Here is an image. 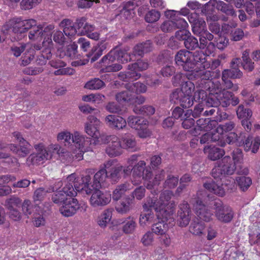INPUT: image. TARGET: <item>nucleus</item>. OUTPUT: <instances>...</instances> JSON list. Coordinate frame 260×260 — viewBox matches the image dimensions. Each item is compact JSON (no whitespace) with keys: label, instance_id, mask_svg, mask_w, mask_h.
Wrapping results in <instances>:
<instances>
[{"label":"nucleus","instance_id":"obj_26","mask_svg":"<svg viewBox=\"0 0 260 260\" xmlns=\"http://www.w3.org/2000/svg\"><path fill=\"white\" fill-rule=\"evenodd\" d=\"M188 19L191 23L192 30L196 35H199L208 31L206 29V24L205 20L199 17L196 13H192L190 15Z\"/></svg>","mask_w":260,"mask_h":260},{"label":"nucleus","instance_id":"obj_25","mask_svg":"<svg viewBox=\"0 0 260 260\" xmlns=\"http://www.w3.org/2000/svg\"><path fill=\"white\" fill-rule=\"evenodd\" d=\"M177 214L179 226L182 227L187 226L190 220L191 215V210L187 202L183 201L179 205Z\"/></svg>","mask_w":260,"mask_h":260},{"label":"nucleus","instance_id":"obj_32","mask_svg":"<svg viewBox=\"0 0 260 260\" xmlns=\"http://www.w3.org/2000/svg\"><path fill=\"white\" fill-rule=\"evenodd\" d=\"M60 27L63 28L64 34L69 38L71 39L75 35H78V29L73 22L68 19H64L62 20L60 24Z\"/></svg>","mask_w":260,"mask_h":260},{"label":"nucleus","instance_id":"obj_21","mask_svg":"<svg viewBox=\"0 0 260 260\" xmlns=\"http://www.w3.org/2000/svg\"><path fill=\"white\" fill-rule=\"evenodd\" d=\"M68 198L59 207L60 213L65 217H70L74 215L80 208V205L76 199Z\"/></svg>","mask_w":260,"mask_h":260},{"label":"nucleus","instance_id":"obj_52","mask_svg":"<svg viewBox=\"0 0 260 260\" xmlns=\"http://www.w3.org/2000/svg\"><path fill=\"white\" fill-rule=\"evenodd\" d=\"M105 86L104 81L98 78H94L88 81L85 84L84 87L90 90H98Z\"/></svg>","mask_w":260,"mask_h":260},{"label":"nucleus","instance_id":"obj_17","mask_svg":"<svg viewBox=\"0 0 260 260\" xmlns=\"http://www.w3.org/2000/svg\"><path fill=\"white\" fill-rule=\"evenodd\" d=\"M193 98L187 96L184 92L180 89H175L170 95V100L172 103L179 104L183 108H188L193 104Z\"/></svg>","mask_w":260,"mask_h":260},{"label":"nucleus","instance_id":"obj_6","mask_svg":"<svg viewBox=\"0 0 260 260\" xmlns=\"http://www.w3.org/2000/svg\"><path fill=\"white\" fill-rule=\"evenodd\" d=\"M203 199V193L201 191L197 193L194 198H192L191 203L193 205L195 213L201 219L206 222H209L213 219V211L211 210L212 202L209 205H205Z\"/></svg>","mask_w":260,"mask_h":260},{"label":"nucleus","instance_id":"obj_50","mask_svg":"<svg viewBox=\"0 0 260 260\" xmlns=\"http://www.w3.org/2000/svg\"><path fill=\"white\" fill-rule=\"evenodd\" d=\"M137 224L134 217H127L123 222L122 230L125 234H132L135 231Z\"/></svg>","mask_w":260,"mask_h":260},{"label":"nucleus","instance_id":"obj_24","mask_svg":"<svg viewBox=\"0 0 260 260\" xmlns=\"http://www.w3.org/2000/svg\"><path fill=\"white\" fill-rule=\"evenodd\" d=\"M191 63L193 64L192 72L200 69H207L209 67V60L207 59V56L203 51L191 52Z\"/></svg>","mask_w":260,"mask_h":260},{"label":"nucleus","instance_id":"obj_8","mask_svg":"<svg viewBox=\"0 0 260 260\" xmlns=\"http://www.w3.org/2000/svg\"><path fill=\"white\" fill-rule=\"evenodd\" d=\"M209 93L207 99L203 100L207 106H218L220 105L222 107H227L231 104L233 93L224 89L222 90L220 83L218 91H211Z\"/></svg>","mask_w":260,"mask_h":260},{"label":"nucleus","instance_id":"obj_41","mask_svg":"<svg viewBox=\"0 0 260 260\" xmlns=\"http://www.w3.org/2000/svg\"><path fill=\"white\" fill-rule=\"evenodd\" d=\"M260 146V138L256 137L253 138L252 136H249L244 143V146L246 151L251 149L252 152L255 153L257 152Z\"/></svg>","mask_w":260,"mask_h":260},{"label":"nucleus","instance_id":"obj_29","mask_svg":"<svg viewBox=\"0 0 260 260\" xmlns=\"http://www.w3.org/2000/svg\"><path fill=\"white\" fill-rule=\"evenodd\" d=\"M165 16L167 18L173 20L175 24V29H184L188 26L186 21L179 16V12L175 10H167L165 12Z\"/></svg>","mask_w":260,"mask_h":260},{"label":"nucleus","instance_id":"obj_62","mask_svg":"<svg viewBox=\"0 0 260 260\" xmlns=\"http://www.w3.org/2000/svg\"><path fill=\"white\" fill-rule=\"evenodd\" d=\"M199 36H200L199 48L200 49H204L207 46V40L212 41L214 38L213 35L208 31L199 35Z\"/></svg>","mask_w":260,"mask_h":260},{"label":"nucleus","instance_id":"obj_61","mask_svg":"<svg viewBox=\"0 0 260 260\" xmlns=\"http://www.w3.org/2000/svg\"><path fill=\"white\" fill-rule=\"evenodd\" d=\"M189 78L188 75L179 73L175 74L172 78V82L174 86H182L183 84Z\"/></svg>","mask_w":260,"mask_h":260},{"label":"nucleus","instance_id":"obj_33","mask_svg":"<svg viewBox=\"0 0 260 260\" xmlns=\"http://www.w3.org/2000/svg\"><path fill=\"white\" fill-rule=\"evenodd\" d=\"M106 169L105 168L104 164L103 166L101 167L100 170L98 171L94 176V184H91V179L89 182V184L90 185V187L92 188L91 192L90 194L92 192V191L94 188H97L102 186V184L106 180L108 179ZM89 176V175H88ZM89 176H90L89 175ZM91 178V177H90Z\"/></svg>","mask_w":260,"mask_h":260},{"label":"nucleus","instance_id":"obj_18","mask_svg":"<svg viewBox=\"0 0 260 260\" xmlns=\"http://www.w3.org/2000/svg\"><path fill=\"white\" fill-rule=\"evenodd\" d=\"M85 137L77 131L74 132L72 134L68 131H63L58 134L57 140L63 143L64 145L67 146L71 145L72 143L75 145L83 140Z\"/></svg>","mask_w":260,"mask_h":260},{"label":"nucleus","instance_id":"obj_44","mask_svg":"<svg viewBox=\"0 0 260 260\" xmlns=\"http://www.w3.org/2000/svg\"><path fill=\"white\" fill-rule=\"evenodd\" d=\"M127 123L129 126L136 129H140L143 124H148L146 119L133 115L129 116L127 118Z\"/></svg>","mask_w":260,"mask_h":260},{"label":"nucleus","instance_id":"obj_53","mask_svg":"<svg viewBox=\"0 0 260 260\" xmlns=\"http://www.w3.org/2000/svg\"><path fill=\"white\" fill-rule=\"evenodd\" d=\"M236 180L240 189L243 191L247 190L252 184V179L250 177L239 176L236 177Z\"/></svg>","mask_w":260,"mask_h":260},{"label":"nucleus","instance_id":"obj_59","mask_svg":"<svg viewBox=\"0 0 260 260\" xmlns=\"http://www.w3.org/2000/svg\"><path fill=\"white\" fill-rule=\"evenodd\" d=\"M237 115L240 119H250L252 116V111L249 109L245 108L243 105H240L237 110Z\"/></svg>","mask_w":260,"mask_h":260},{"label":"nucleus","instance_id":"obj_22","mask_svg":"<svg viewBox=\"0 0 260 260\" xmlns=\"http://www.w3.org/2000/svg\"><path fill=\"white\" fill-rule=\"evenodd\" d=\"M52 47V44H47L43 47L41 44H35L34 46V50L40 51L38 54L35 53L37 55L36 62L39 65H45L47 60L50 58L52 55L51 48Z\"/></svg>","mask_w":260,"mask_h":260},{"label":"nucleus","instance_id":"obj_30","mask_svg":"<svg viewBox=\"0 0 260 260\" xmlns=\"http://www.w3.org/2000/svg\"><path fill=\"white\" fill-rule=\"evenodd\" d=\"M105 122L109 127L117 130L123 129L126 126V120L121 116L109 115L105 117Z\"/></svg>","mask_w":260,"mask_h":260},{"label":"nucleus","instance_id":"obj_7","mask_svg":"<svg viewBox=\"0 0 260 260\" xmlns=\"http://www.w3.org/2000/svg\"><path fill=\"white\" fill-rule=\"evenodd\" d=\"M236 170V165L231 157L225 156L217 162L212 170V176L215 179L222 181L226 176L233 175Z\"/></svg>","mask_w":260,"mask_h":260},{"label":"nucleus","instance_id":"obj_38","mask_svg":"<svg viewBox=\"0 0 260 260\" xmlns=\"http://www.w3.org/2000/svg\"><path fill=\"white\" fill-rule=\"evenodd\" d=\"M205 224L198 220H194L191 222L189 226V232L192 235L202 237L205 235Z\"/></svg>","mask_w":260,"mask_h":260},{"label":"nucleus","instance_id":"obj_13","mask_svg":"<svg viewBox=\"0 0 260 260\" xmlns=\"http://www.w3.org/2000/svg\"><path fill=\"white\" fill-rule=\"evenodd\" d=\"M13 136L19 141L20 146H17L13 144H10L9 148L11 151L20 157H25L30 152L31 145L22 137L19 132L13 133Z\"/></svg>","mask_w":260,"mask_h":260},{"label":"nucleus","instance_id":"obj_54","mask_svg":"<svg viewBox=\"0 0 260 260\" xmlns=\"http://www.w3.org/2000/svg\"><path fill=\"white\" fill-rule=\"evenodd\" d=\"M190 78H191L190 76H189L188 79L182 84L181 90L183 92H184L187 96L193 98L192 96V93L194 90L195 86L194 83L190 80Z\"/></svg>","mask_w":260,"mask_h":260},{"label":"nucleus","instance_id":"obj_3","mask_svg":"<svg viewBox=\"0 0 260 260\" xmlns=\"http://www.w3.org/2000/svg\"><path fill=\"white\" fill-rule=\"evenodd\" d=\"M197 79V87L198 90L194 93V100L200 102V100L207 99L208 94L211 91L213 92L219 91L220 82L213 80L212 76L214 72L207 69H200L194 71Z\"/></svg>","mask_w":260,"mask_h":260},{"label":"nucleus","instance_id":"obj_55","mask_svg":"<svg viewBox=\"0 0 260 260\" xmlns=\"http://www.w3.org/2000/svg\"><path fill=\"white\" fill-rule=\"evenodd\" d=\"M210 136L211 142H217L218 145L224 147L226 144L224 136L222 133H218L217 131V128L214 133L210 132Z\"/></svg>","mask_w":260,"mask_h":260},{"label":"nucleus","instance_id":"obj_34","mask_svg":"<svg viewBox=\"0 0 260 260\" xmlns=\"http://www.w3.org/2000/svg\"><path fill=\"white\" fill-rule=\"evenodd\" d=\"M152 49V42L150 40H147L136 45L133 48L132 53L136 58V56L142 57L145 53L151 51Z\"/></svg>","mask_w":260,"mask_h":260},{"label":"nucleus","instance_id":"obj_42","mask_svg":"<svg viewBox=\"0 0 260 260\" xmlns=\"http://www.w3.org/2000/svg\"><path fill=\"white\" fill-rule=\"evenodd\" d=\"M133 188V185L128 182H125L117 185L116 188L114 190L112 194L113 200L114 201H118L123 195L125 192Z\"/></svg>","mask_w":260,"mask_h":260},{"label":"nucleus","instance_id":"obj_5","mask_svg":"<svg viewBox=\"0 0 260 260\" xmlns=\"http://www.w3.org/2000/svg\"><path fill=\"white\" fill-rule=\"evenodd\" d=\"M37 21L33 19L21 20L20 18H13L7 21L2 27L4 33L8 34L12 31L13 33L25 36L29 29H32L37 25Z\"/></svg>","mask_w":260,"mask_h":260},{"label":"nucleus","instance_id":"obj_40","mask_svg":"<svg viewBox=\"0 0 260 260\" xmlns=\"http://www.w3.org/2000/svg\"><path fill=\"white\" fill-rule=\"evenodd\" d=\"M116 100L120 104H132L134 103L135 94L131 91L126 89L117 93Z\"/></svg>","mask_w":260,"mask_h":260},{"label":"nucleus","instance_id":"obj_49","mask_svg":"<svg viewBox=\"0 0 260 260\" xmlns=\"http://www.w3.org/2000/svg\"><path fill=\"white\" fill-rule=\"evenodd\" d=\"M141 77V74L136 72L135 70H129L126 72H120L118 78L120 80L124 82L133 81L138 79Z\"/></svg>","mask_w":260,"mask_h":260},{"label":"nucleus","instance_id":"obj_45","mask_svg":"<svg viewBox=\"0 0 260 260\" xmlns=\"http://www.w3.org/2000/svg\"><path fill=\"white\" fill-rule=\"evenodd\" d=\"M106 47L105 44L97 45L94 46L91 50L87 54V57L90 59L91 62L96 61L103 54V51Z\"/></svg>","mask_w":260,"mask_h":260},{"label":"nucleus","instance_id":"obj_48","mask_svg":"<svg viewBox=\"0 0 260 260\" xmlns=\"http://www.w3.org/2000/svg\"><path fill=\"white\" fill-rule=\"evenodd\" d=\"M125 87L127 90L131 91L133 94L134 93L137 94L144 93L147 90V86L145 84L140 82H137L134 83H126L125 85Z\"/></svg>","mask_w":260,"mask_h":260},{"label":"nucleus","instance_id":"obj_43","mask_svg":"<svg viewBox=\"0 0 260 260\" xmlns=\"http://www.w3.org/2000/svg\"><path fill=\"white\" fill-rule=\"evenodd\" d=\"M121 146L122 148L136 150V142L134 136L130 134H125L121 137Z\"/></svg>","mask_w":260,"mask_h":260},{"label":"nucleus","instance_id":"obj_14","mask_svg":"<svg viewBox=\"0 0 260 260\" xmlns=\"http://www.w3.org/2000/svg\"><path fill=\"white\" fill-rule=\"evenodd\" d=\"M46 150L48 155H50V159L55 158L68 162H70L72 160L70 152L58 144L49 145Z\"/></svg>","mask_w":260,"mask_h":260},{"label":"nucleus","instance_id":"obj_39","mask_svg":"<svg viewBox=\"0 0 260 260\" xmlns=\"http://www.w3.org/2000/svg\"><path fill=\"white\" fill-rule=\"evenodd\" d=\"M204 187L209 191L213 192L218 196L222 197L225 194V191L222 187V184L215 183L213 181H209L204 184Z\"/></svg>","mask_w":260,"mask_h":260},{"label":"nucleus","instance_id":"obj_19","mask_svg":"<svg viewBox=\"0 0 260 260\" xmlns=\"http://www.w3.org/2000/svg\"><path fill=\"white\" fill-rule=\"evenodd\" d=\"M191 52L187 50H179L175 57L176 64L182 67L184 71L192 72L193 64L191 63Z\"/></svg>","mask_w":260,"mask_h":260},{"label":"nucleus","instance_id":"obj_56","mask_svg":"<svg viewBox=\"0 0 260 260\" xmlns=\"http://www.w3.org/2000/svg\"><path fill=\"white\" fill-rule=\"evenodd\" d=\"M212 122L209 118H200L197 121V126L199 130L208 131L212 127Z\"/></svg>","mask_w":260,"mask_h":260},{"label":"nucleus","instance_id":"obj_60","mask_svg":"<svg viewBox=\"0 0 260 260\" xmlns=\"http://www.w3.org/2000/svg\"><path fill=\"white\" fill-rule=\"evenodd\" d=\"M184 44L186 49L188 50H194L197 48H199V43L197 38L192 36L191 35L188 38L185 40Z\"/></svg>","mask_w":260,"mask_h":260},{"label":"nucleus","instance_id":"obj_11","mask_svg":"<svg viewBox=\"0 0 260 260\" xmlns=\"http://www.w3.org/2000/svg\"><path fill=\"white\" fill-rule=\"evenodd\" d=\"M127 51L128 50L126 49H120L116 47L111 50L104 56V60H106L108 56H110V60H117L122 63L135 60L136 58L134 57L133 53H128Z\"/></svg>","mask_w":260,"mask_h":260},{"label":"nucleus","instance_id":"obj_28","mask_svg":"<svg viewBox=\"0 0 260 260\" xmlns=\"http://www.w3.org/2000/svg\"><path fill=\"white\" fill-rule=\"evenodd\" d=\"M172 218L168 219L159 218L158 219H161V221L155 223H153L152 225V231L153 233L158 235H164L166 233L169 228L167 222L171 225H173V222L174 221V213L172 215Z\"/></svg>","mask_w":260,"mask_h":260},{"label":"nucleus","instance_id":"obj_35","mask_svg":"<svg viewBox=\"0 0 260 260\" xmlns=\"http://www.w3.org/2000/svg\"><path fill=\"white\" fill-rule=\"evenodd\" d=\"M204 151L208 155V158L212 160L219 159L225 153L223 149L212 145L206 146Z\"/></svg>","mask_w":260,"mask_h":260},{"label":"nucleus","instance_id":"obj_64","mask_svg":"<svg viewBox=\"0 0 260 260\" xmlns=\"http://www.w3.org/2000/svg\"><path fill=\"white\" fill-rule=\"evenodd\" d=\"M216 9L228 15H233L234 14V11L232 6L221 1H218Z\"/></svg>","mask_w":260,"mask_h":260},{"label":"nucleus","instance_id":"obj_2","mask_svg":"<svg viewBox=\"0 0 260 260\" xmlns=\"http://www.w3.org/2000/svg\"><path fill=\"white\" fill-rule=\"evenodd\" d=\"M90 177L85 175L79 178L76 173L69 175L63 183L61 181L55 183L52 191L55 192L52 196V201L60 206L69 197H75L77 192L83 194H89L92 188L90 187L89 182Z\"/></svg>","mask_w":260,"mask_h":260},{"label":"nucleus","instance_id":"obj_23","mask_svg":"<svg viewBox=\"0 0 260 260\" xmlns=\"http://www.w3.org/2000/svg\"><path fill=\"white\" fill-rule=\"evenodd\" d=\"M90 145L91 140L87 137H85L81 142L76 144L75 146L76 149L72 154L70 153V156L72 157V160L74 159L78 161L82 160L83 158L84 153L90 150Z\"/></svg>","mask_w":260,"mask_h":260},{"label":"nucleus","instance_id":"obj_20","mask_svg":"<svg viewBox=\"0 0 260 260\" xmlns=\"http://www.w3.org/2000/svg\"><path fill=\"white\" fill-rule=\"evenodd\" d=\"M111 200V194L109 192L96 189L90 199V204L93 207H102L108 204Z\"/></svg>","mask_w":260,"mask_h":260},{"label":"nucleus","instance_id":"obj_15","mask_svg":"<svg viewBox=\"0 0 260 260\" xmlns=\"http://www.w3.org/2000/svg\"><path fill=\"white\" fill-rule=\"evenodd\" d=\"M116 159H110L104 163L108 179L112 183L117 182L122 174V166L116 164Z\"/></svg>","mask_w":260,"mask_h":260},{"label":"nucleus","instance_id":"obj_36","mask_svg":"<svg viewBox=\"0 0 260 260\" xmlns=\"http://www.w3.org/2000/svg\"><path fill=\"white\" fill-rule=\"evenodd\" d=\"M115 61L110 60V56H108L106 60H104V56L101 60L102 69L101 70L102 73L115 72L122 69V67L119 63H113Z\"/></svg>","mask_w":260,"mask_h":260},{"label":"nucleus","instance_id":"obj_9","mask_svg":"<svg viewBox=\"0 0 260 260\" xmlns=\"http://www.w3.org/2000/svg\"><path fill=\"white\" fill-rule=\"evenodd\" d=\"M54 28V26L52 24H49L46 27L42 24H37L29 31L28 38L34 41L41 40L43 38L42 44L43 47L47 44H52L51 31Z\"/></svg>","mask_w":260,"mask_h":260},{"label":"nucleus","instance_id":"obj_47","mask_svg":"<svg viewBox=\"0 0 260 260\" xmlns=\"http://www.w3.org/2000/svg\"><path fill=\"white\" fill-rule=\"evenodd\" d=\"M231 69H225L222 71V78L225 80L229 79H240L243 76V73L239 68L231 67Z\"/></svg>","mask_w":260,"mask_h":260},{"label":"nucleus","instance_id":"obj_31","mask_svg":"<svg viewBox=\"0 0 260 260\" xmlns=\"http://www.w3.org/2000/svg\"><path fill=\"white\" fill-rule=\"evenodd\" d=\"M76 25L78 29V35H87L91 31L94 30L95 26L86 22L85 17H81L77 19Z\"/></svg>","mask_w":260,"mask_h":260},{"label":"nucleus","instance_id":"obj_12","mask_svg":"<svg viewBox=\"0 0 260 260\" xmlns=\"http://www.w3.org/2000/svg\"><path fill=\"white\" fill-rule=\"evenodd\" d=\"M105 143H109L106 149V153L110 157H116L122 153V148L119 138L116 135L106 136L102 138Z\"/></svg>","mask_w":260,"mask_h":260},{"label":"nucleus","instance_id":"obj_27","mask_svg":"<svg viewBox=\"0 0 260 260\" xmlns=\"http://www.w3.org/2000/svg\"><path fill=\"white\" fill-rule=\"evenodd\" d=\"M88 119L89 122L85 125V131L89 136L98 139L100 136L99 128L101 122L92 115L89 116Z\"/></svg>","mask_w":260,"mask_h":260},{"label":"nucleus","instance_id":"obj_16","mask_svg":"<svg viewBox=\"0 0 260 260\" xmlns=\"http://www.w3.org/2000/svg\"><path fill=\"white\" fill-rule=\"evenodd\" d=\"M35 148L37 152L31 154L27 158L26 161L28 165H40L50 159V155L42 145H36Z\"/></svg>","mask_w":260,"mask_h":260},{"label":"nucleus","instance_id":"obj_51","mask_svg":"<svg viewBox=\"0 0 260 260\" xmlns=\"http://www.w3.org/2000/svg\"><path fill=\"white\" fill-rule=\"evenodd\" d=\"M134 112L137 114H140L143 116H150L153 115L155 111V108L150 105L136 106L133 110Z\"/></svg>","mask_w":260,"mask_h":260},{"label":"nucleus","instance_id":"obj_1","mask_svg":"<svg viewBox=\"0 0 260 260\" xmlns=\"http://www.w3.org/2000/svg\"><path fill=\"white\" fill-rule=\"evenodd\" d=\"M157 192L155 190L151 191V194L143 205L144 212L140 214L139 223L141 226H149L153 224L156 220L155 216L151 209H154L157 219L172 218L175 213L176 205L174 201H170L173 193L170 190L162 191L157 199Z\"/></svg>","mask_w":260,"mask_h":260},{"label":"nucleus","instance_id":"obj_58","mask_svg":"<svg viewBox=\"0 0 260 260\" xmlns=\"http://www.w3.org/2000/svg\"><path fill=\"white\" fill-rule=\"evenodd\" d=\"M160 17V12L152 9L148 11L145 15V20L148 23H154L157 21Z\"/></svg>","mask_w":260,"mask_h":260},{"label":"nucleus","instance_id":"obj_46","mask_svg":"<svg viewBox=\"0 0 260 260\" xmlns=\"http://www.w3.org/2000/svg\"><path fill=\"white\" fill-rule=\"evenodd\" d=\"M112 215V211L111 209L105 210L99 216L98 219V223L102 228H105L110 222Z\"/></svg>","mask_w":260,"mask_h":260},{"label":"nucleus","instance_id":"obj_4","mask_svg":"<svg viewBox=\"0 0 260 260\" xmlns=\"http://www.w3.org/2000/svg\"><path fill=\"white\" fill-rule=\"evenodd\" d=\"M152 173L151 168L146 166L144 160H140L133 167V179L132 182L134 185L139 184L142 179L147 182L146 187L148 189L154 188L155 186L158 185L159 182L165 177V171L161 170L155 175L154 179L151 181Z\"/></svg>","mask_w":260,"mask_h":260},{"label":"nucleus","instance_id":"obj_10","mask_svg":"<svg viewBox=\"0 0 260 260\" xmlns=\"http://www.w3.org/2000/svg\"><path fill=\"white\" fill-rule=\"evenodd\" d=\"M211 205L215 206V215L218 221L224 223L232 221L234 217V212L231 207L223 206L220 202L215 201Z\"/></svg>","mask_w":260,"mask_h":260},{"label":"nucleus","instance_id":"obj_57","mask_svg":"<svg viewBox=\"0 0 260 260\" xmlns=\"http://www.w3.org/2000/svg\"><path fill=\"white\" fill-rule=\"evenodd\" d=\"M147 62L142 60H138L136 62L128 64L127 69L128 70H135L137 71H142L146 70L148 68Z\"/></svg>","mask_w":260,"mask_h":260},{"label":"nucleus","instance_id":"obj_63","mask_svg":"<svg viewBox=\"0 0 260 260\" xmlns=\"http://www.w3.org/2000/svg\"><path fill=\"white\" fill-rule=\"evenodd\" d=\"M146 189L145 187L140 186L136 188L132 192L131 198H133V201L135 199L137 200H141L145 196Z\"/></svg>","mask_w":260,"mask_h":260},{"label":"nucleus","instance_id":"obj_37","mask_svg":"<svg viewBox=\"0 0 260 260\" xmlns=\"http://www.w3.org/2000/svg\"><path fill=\"white\" fill-rule=\"evenodd\" d=\"M133 203V198H131L129 196H126L117 204L115 209L119 213H126L132 209Z\"/></svg>","mask_w":260,"mask_h":260}]
</instances>
